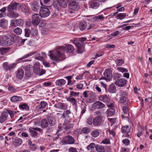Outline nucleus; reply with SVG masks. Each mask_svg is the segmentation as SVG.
Returning <instances> with one entry per match:
<instances>
[{
    "label": "nucleus",
    "instance_id": "nucleus-34",
    "mask_svg": "<svg viewBox=\"0 0 152 152\" xmlns=\"http://www.w3.org/2000/svg\"><path fill=\"white\" fill-rule=\"evenodd\" d=\"M104 19V17L101 15L96 16L93 18V20L96 22H99L100 20H103Z\"/></svg>",
    "mask_w": 152,
    "mask_h": 152
},
{
    "label": "nucleus",
    "instance_id": "nucleus-62",
    "mask_svg": "<svg viewBox=\"0 0 152 152\" xmlns=\"http://www.w3.org/2000/svg\"><path fill=\"white\" fill-rule=\"evenodd\" d=\"M69 152H78L76 148L71 147L69 149Z\"/></svg>",
    "mask_w": 152,
    "mask_h": 152
},
{
    "label": "nucleus",
    "instance_id": "nucleus-4",
    "mask_svg": "<svg viewBox=\"0 0 152 152\" xmlns=\"http://www.w3.org/2000/svg\"><path fill=\"white\" fill-rule=\"evenodd\" d=\"M39 13L41 17L45 18L49 15L50 11L48 8L41 7Z\"/></svg>",
    "mask_w": 152,
    "mask_h": 152
},
{
    "label": "nucleus",
    "instance_id": "nucleus-8",
    "mask_svg": "<svg viewBox=\"0 0 152 152\" xmlns=\"http://www.w3.org/2000/svg\"><path fill=\"white\" fill-rule=\"evenodd\" d=\"M24 69L25 77L27 79H29V77H31L32 75L30 65H28L26 66L25 67Z\"/></svg>",
    "mask_w": 152,
    "mask_h": 152
},
{
    "label": "nucleus",
    "instance_id": "nucleus-25",
    "mask_svg": "<svg viewBox=\"0 0 152 152\" xmlns=\"http://www.w3.org/2000/svg\"><path fill=\"white\" fill-rule=\"evenodd\" d=\"M66 83V81L63 79H60L57 80L56 82V85L59 87L62 86Z\"/></svg>",
    "mask_w": 152,
    "mask_h": 152
},
{
    "label": "nucleus",
    "instance_id": "nucleus-32",
    "mask_svg": "<svg viewBox=\"0 0 152 152\" xmlns=\"http://www.w3.org/2000/svg\"><path fill=\"white\" fill-rule=\"evenodd\" d=\"M54 106L55 107L59 109L64 110L66 109V107L65 104L63 103H58L57 104H55Z\"/></svg>",
    "mask_w": 152,
    "mask_h": 152
},
{
    "label": "nucleus",
    "instance_id": "nucleus-22",
    "mask_svg": "<svg viewBox=\"0 0 152 152\" xmlns=\"http://www.w3.org/2000/svg\"><path fill=\"white\" fill-rule=\"evenodd\" d=\"M99 6V2L96 0L93 1L90 3V6L93 9H96Z\"/></svg>",
    "mask_w": 152,
    "mask_h": 152
},
{
    "label": "nucleus",
    "instance_id": "nucleus-15",
    "mask_svg": "<svg viewBox=\"0 0 152 152\" xmlns=\"http://www.w3.org/2000/svg\"><path fill=\"white\" fill-rule=\"evenodd\" d=\"M73 124H70L69 123H66L65 122L62 125L61 128H60V130L62 129L68 130L72 128L73 127ZM60 130L59 129H58Z\"/></svg>",
    "mask_w": 152,
    "mask_h": 152
},
{
    "label": "nucleus",
    "instance_id": "nucleus-12",
    "mask_svg": "<svg viewBox=\"0 0 152 152\" xmlns=\"http://www.w3.org/2000/svg\"><path fill=\"white\" fill-rule=\"evenodd\" d=\"M131 127L129 126H123L121 129V132L122 133L126 134L125 137H129V135L128 134L130 131Z\"/></svg>",
    "mask_w": 152,
    "mask_h": 152
},
{
    "label": "nucleus",
    "instance_id": "nucleus-24",
    "mask_svg": "<svg viewBox=\"0 0 152 152\" xmlns=\"http://www.w3.org/2000/svg\"><path fill=\"white\" fill-rule=\"evenodd\" d=\"M24 72L23 70L22 69H19L16 74V77L20 80L22 79L23 77Z\"/></svg>",
    "mask_w": 152,
    "mask_h": 152
},
{
    "label": "nucleus",
    "instance_id": "nucleus-61",
    "mask_svg": "<svg viewBox=\"0 0 152 152\" xmlns=\"http://www.w3.org/2000/svg\"><path fill=\"white\" fill-rule=\"evenodd\" d=\"M8 90L9 91L12 92H15L16 91V89L12 86L9 87L8 88Z\"/></svg>",
    "mask_w": 152,
    "mask_h": 152
},
{
    "label": "nucleus",
    "instance_id": "nucleus-10",
    "mask_svg": "<svg viewBox=\"0 0 152 152\" xmlns=\"http://www.w3.org/2000/svg\"><path fill=\"white\" fill-rule=\"evenodd\" d=\"M105 105L102 102L97 101L94 103L92 107L95 109H101L105 107Z\"/></svg>",
    "mask_w": 152,
    "mask_h": 152
},
{
    "label": "nucleus",
    "instance_id": "nucleus-39",
    "mask_svg": "<svg viewBox=\"0 0 152 152\" xmlns=\"http://www.w3.org/2000/svg\"><path fill=\"white\" fill-rule=\"evenodd\" d=\"M109 91L111 93H114L116 91V87L114 84H111L109 89Z\"/></svg>",
    "mask_w": 152,
    "mask_h": 152
},
{
    "label": "nucleus",
    "instance_id": "nucleus-52",
    "mask_svg": "<svg viewBox=\"0 0 152 152\" xmlns=\"http://www.w3.org/2000/svg\"><path fill=\"white\" fill-rule=\"evenodd\" d=\"M120 97H126L127 95V93L126 92L122 91H120Z\"/></svg>",
    "mask_w": 152,
    "mask_h": 152
},
{
    "label": "nucleus",
    "instance_id": "nucleus-54",
    "mask_svg": "<svg viewBox=\"0 0 152 152\" xmlns=\"http://www.w3.org/2000/svg\"><path fill=\"white\" fill-rule=\"evenodd\" d=\"M40 64L38 62L36 63L34 65V69L35 70H37L38 71L39 69H40L39 67L40 65Z\"/></svg>",
    "mask_w": 152,
    "mask_h": 152
},
{
    "label": "nucleus",
    "instance_id": "nucleus-58",
    "mask_svg": "<svg viewBox=\"0 0 152 152\" xmlns=\"http://www.w3.org/2000/svg\"><path fill=\"white\" fill-rule=\"evenodd\" d=\"M122 142L126 145H129L130 143V141L128 139H125L123 140Z\"/></svg>",
    "mask_w": 152,
    "mask_h": 152
},
{
    "label": "nucleus",
    "instance_id": "nucleus-50",
    "mask_svg": "<svg viewBox=\"0 0 152 152\" xmlns=\"http://www.w3.org/2000/svg\"><path fill=\"white\" fill-rule=\"evenodd\" d=\"M126 16V15L125 13H120L117 16L118 19L121 20L124 18Z\"/></svg>",
    "mask_w": 152,
    "mask_h": 152
},
{
    "label": "nucleus",
    "instance_id": "nucleus-6",
    "mask_svg": "<svg viewBox=\"0 0 152 152\" xmlns=\"http://www.w3.org/2000/svg\"><path fill=\"white\" fill-rule=\"evenodd\" d=\"M4 39L7 41V45L9 46L12 45L14 42V34H9L7 36H4Z\"/></svg>",
    "mask_w": 152,
    "mask_h": 152
},
{
    "label": "nucleus",
    "instance_id": "nucleus-23",
    "mask_svg": "<svg viewBox=\"0 0 152 152\" xmlns=\"http://www.w3.org/2000/svg\"><path fill=\"white\" fill-rule=\"evenodd\" d=\"M8 22L7 20L4 19H1L0 20V27L2 28H5L7 27Z\"/></svg>",
    "mask_w": 152,
    "mask_h": 152
},
{
    "label": "nucleus",
    "instance_id": "nucleus-55",
    "mask_svg": "<svg viewBox=\"0 0 152 152\" xmlns=\"http://www.w3.org/2000/svg\"><path fill=\"white\" fill-rule=\"evenodd\" d=\"M93 118L92 117H90L88 118L87 120V123L89 125H91L93 123L92 122Z\"/></svg>",
    "mask_w": 152,
    "mask_h": 152
},
{
    "label": "nucleus",
    "instance_id": "nucleus-30",
    "mask_svg": "<svg viewBox=\"0 0 152 152\" xmlns=\"http://www.w3.org/2000/svg\"><path fill=\"white\" fill-rule=\"evenodd\" d=\"M48 122L51 126H54L56 124V121L55 118L53 117H50L48 118Z\"/></svg>",
    "mask_w": 152,
    "mask_h": 152
},
{
    "label": "nucleus",
    "instance_id": "nucleus-27",
    "mask_svg": "<svg viewBox=\"0 0 152 152\" xmlns=\"http://www.w3.org/2000/svg\"><path fill=\"white\" fill-rule=\"evenodd\" d=\"M48 121L46 119H43L41 122V126L42 128L47 127L48 126Z\"/></svg>",
    "mask_w": 152,
    "mask_h": 152
},
{
    "label": "nucleus",
    "instance_id": "nucleus-53",
    "mask_svg": "<svg viewBox=\"0 0 152 152\" xmlns=\"http://www.w3.org/2000/svg\"><path fill=\"white\" fill-rule=\"evenodd\" d=\"M117 65L118 66H121L124 63V61L122 59H117L116 61Z\"/></svg>",
    "mask_w": 152,
    "mask_h": 152
},
{
    "label": "nucleus",
    "instance_id": "nucleus-31",
    "mask_svg": "<svg viewBox=\"0 0 152 152\" xmlns=\"http://www.w3.org/2000/svg\"><path fill=\"white\" fill-rule=\"evenodd\" d=\"M22 140L20 138L15 139L13 142V145L15 146H18L21 145L22 143Z\"/></svg>",
    "mask_w": 152,
    "mask_h": 152
},
{
    "label": "nucleus",
    "instance_id": "nucleus-48",
    "mask_svg": "<svg viewBox=\"0 0 152 152\" xmlns=\"http://www.w3.org/2000/svg\"><path fill=\"white\" fill-rule=\"evenodd\" d=\"M79 94V93L76 92L74 91H71L70 92L69 96L71 97H75L76 96H77Z\"/></svg>",
    "mask_w": 152,
    "mask_h": 152
},
{
    "label": "nucleus",
    "instance_id": "nucleus-46",
    "mask_svg": "<svg viewBox=\"0 0 152 152\" xmlns=\"http://www.w3.org/2000/svg\"><path fill=\"white\" fill-rule=\"evenodd\" d=\"M90 129L87 127H83L82 130V132L84 134H87L91 132Z\"/></svg>",
    "mask_w": 152,
    "mask_h": 152
},
{
    "label": "nucleus",
    "instance_id": "nucleus-42",
    "mask_svg": "<svg viewBox=\"0 0 152 152\" xmlns=\"http://www.w3.org/2000/svg\"><path fill=\"white\" fill-rule=\"evenodd\" d=\"M19 107L21 109L28 110L29 107L27 104H20L19 105Z\"/></svg>",
    "mask_w": 152,
    "mask_h": 152
},
{
    "label": "nucleus",
    "instance_id": "nucleus-43",
    "mask_svg": "<svg viewBox=\"0 0 152 152\" xmlns=\"http://www.w3.org/2000/svg\"><path fill=\"white\" fill-rule=\"evenodd\" d=\"M113 108V107L110 108L107 110V111L108 113V116H110L114 114L115 110Z\"/></svg>",
    "mask_w": 152,
    "mask_h": 152
},
{
    "label": "nucleus",
    "instance_id": "nucleus-11",
    "mask_svg": "<svg viewBox=\"0 0 152 152\" xmlns=\"http://www.w3.org/2000/svg\"><path fill=\"white\" fill-rule=\"evenodd\" d=\"M8 117V113L6 111H4L1 114L0 116V123H3L7 119Z\"/></svg>",
    "mask_w": 152,
    "mask_h": 152
},
{
    "label": "nucleus",
    "instance_id": "nucleus-14",
    "mask_svg": "<svg viewBox=\"0 0 152 152\" xmlns=\"http://www.w3.org/2000/svg\"><path fill=\"white\" fill-rule=\"evenodd\" d=\"M126 83V80L124 78H121L116 80L115 83L116 85L120 86L123 87L125 85Z\"/></svg>",
    "mask_w": 152,
    "mask_h": 152
},
{
    "label": "nucleus",
    "instance_id": "nucleus-1",
    "mask_svg": "<svg viewBox=\"0 0 152 152\" xmlns=\"http://www.w3.org/2000/svg\"><path fill=\"white\" fill-rule=\"evenodd\" d=\"M74 50L73 46L71 45H66L64 48L63 47H59L57 48L55 51H50L48 55L50 59L53 60L58 61L59 58H65V56L64 53L65 51L66 53H72Z\"/></svg>",
    "mask_w": 152,
    "mask_h": 152
},
{
    "label": "nucleus",
    "instance_id": "nucleus-49",
    "mask_svg": "<svg viewBox=\"0 0 152 152\" xmlns=\"http://www.w3.org/2000/svg\"><path fill=\"white\" fill-rule=\"evenodd\" d=\"M96 149L98 152H104L103 147L100 146L99 145H96Z\"/></svg>",
    "mask_w": 152,
    "mask_h": 152
},
{
    "label": "nucleus",
    "instance_id": "nucleus-5",
    "mask_svg": "<svg viewBox=\"0 0 152 152\" xmlns=\"http://www.w3.org/2000/svg\"><path fill=\"white\" fill-rule=\"evenodd\" d=\"M41 17L38 14H34L32 15L31 16L32 23L34 25L37 26L40 21Z\"/></svg>",
    "mask_w": 152,
    "mask_h": 152
},
{
    "label": "nucleus",
    "instance_id": "nucleus-40",
    "mask_svg": "<svg viewBox=\"0 0 152 152\" xmlns=\"http://www.w3.org/2000/svg\"><path fill=\"white\" fill-rule=\"evenodd\" d=\"M4 36L3 37L0 39V45L2 46H7V41L6 39H4Z\"/></svg>",
    "mask_w": 152,
    "mask_h": 152
},
{
    "label": "nucleus",
    "instance_id": "nucleus-26",
    "mask_svg": "<svg viewBox=\"0 0 152 152\" xmlns=\"http://www.w3.org/2000/svg\"><path fill=\"white\" fill-rule=\"evenodd\" d=\"M66 99L67 101L72 103L73 105H76L77 104V101L76 99L74 97L69 96L66 98Z\"/></svg>",
    "mask_w": 152,
    "mask_h": 152
},
{
    "label": "nucleus",
    "instance_id": "nucleus-59",
    "mask_svg": "<svg viewBox=\"0 0 152 152\" xmlns=\"http://www.w3.org/2000/svg\"><path fill=\"white\" fill-rule=\"evenodd\" d=\"M25 36L26 37H28L30 35V30L29 29H26L25 30Z\"/></svg>",
    "mask_w": 152,
    "mask_h": 152
},
{
    "label": "nucleus",
    "instance_id": "nucleus-20",
    "mask_svg": "<svg viewBox=\"0 0 152 152\" xmlns=\"http://www.w3.org/2000/svg\"><path fill=\"white\" fill-rule=\"evenodd\" d=\"M8 16L10 18H16L19 16L18 14L16 12L14 11L8 10Z\"/></svg>",
    "mask_w": 152,
    "mask_h": 152
},
{
    "label": "nucleus",
    "instance_id": "nucleus-41",
    "mask_svg": "<svg viewBox=\"0 0 152 152\" xmlns=\"http://www.w3.org/2000/svg\"><path fill=\"white\" fill-rule=\"evenodd\" d=\"M96 146L94 143H92L87 146V149L88 150H95V148L96 149Z\"/></svg>",
    "mask_w": 152,
    "mask_h": 152
},
{
    "label": "nucleus",
    "instance_id": "nucleus-28",
    "mask_svg": "<svg viewBox=\"0 0 152 152\" xmlns=\"http://www.w3.org/2000/svg\"><path fill=\"white\" fill-rule=\"evenodd\" d=\"M48 105L47 103L45 101H41L40 104L38 107V109L39 110H42V109L44 108L45 107Z\"/></svg>",
    "mask_w": 152,
    "mask_h": 152
},
{
    "label": "nucleus",
    "instance_id": "nucleus-60",
    "mask_svg": "<svg viewBox=\"0 0 152 152\" xmlns=\"http://www.w3.org/2000/svg\"><path fill=\"white\" fill-rule=\"evenodd\" d=\"M118 70L122 72H128V70L125 68L120 67H119L118 69Z\"/></svg>",
    "mask_w": 152,
    "mask_h": 152
},
{
    "label": "nucleus",
    "instance_id": "nucleus-13",
    "mask_svg": "<svg viewBox=\"0 0 152 152\" xmlns=\"http://www.w3.org/2000/svg\"><path fill=\"white\" fill-rule=\"evenodd\" d=\"M69 9L73 10H77L79 8L78 3L75 1H73L71 2L69 5Z\"/></svg>",
    "mask_w": 152,
    "mask_h": 152
},
{
    "label": "nucleus",
    "instance_id": "nucleus-45",
    "mask_svg": "<svg viewBox=\"0 0 152 152\" xmlns=\"http://www.w3.org/2000/svg\"><path fill=\"white\" fill-rule=\"evenodd\" d=\"M17 26H22L24 24V21L23 20L19 19L15 20Z\"/></svg>",
    "mask_w": 152,
    "mask_h": 152
},
{
    "label": "nucleus",
    "instance_id": "nucleus-3",
    "mask_svg": "<svg viewBox=\"0 0 152 152\" xmlns=\"http://www.w3.org/2000/svg\"><path fill=\"white\" fill-rule=\"evenodd\" d=\"M61 142L63 144H72L75 143V140L72 136L68 135L64 137Z\"/></svg>",
    "mask_w": 152,
    "mask_h": 152
},
{
    "label": "nucleus",
    "instance_id": "nucleus-9",
    "mask_svg": "<svg viewBox=\"0 0 152 152\" xmlns=\"http://www.w3.org/2000/svg\"><path fill=\"white\" fill-rule=\"evenodd\" d=\"M104 75L105 80H110L112 77V72L111 70L110 69H106L104 72Z\"/></svg>",
    "mask_w": 152,
    "mask_h": 152
},
{
    "label": "nucleus",
    "instance_id": "nucleus-36",
    "mask_svg": "<svg viewBox=\"0 0 152 152\" xmlns=\"http://www.w3.org/2000/svg\"><path fill=\"white\" fill-rule=\"evenodd\" d=\"M71 114V112L70 110H66L62 114L61 117H63L64 118L69 117V115Z\"/></svg>",
    "mask_w": 152,
    "mask_h": 152
},
{
    "label": "nucleus",
    "instance_id": "nucleus-19",
    "mask_svg": "<svg viewBox=\"0 0 152 152\" xmlns=\"http://www.w3.org/2000/svg\"><path fill=\"white\" fill-rule=\"evenodd\" d=\"M102 122L101 119L99 116L95 117L93 120V124L94 125L98 126L100 125Z\"/></svg>",
    "mask_w": 152,
    "mask_h": 152
},
{
    "label": "nucleus",
    "instance_id": "nucleus-35",
    "mask_svg": "<svg viewBox=\"0 0 152 152\" xmlns=\"http://www.w3.org/2000/svg\"><path fill=\"white\" fill-rule=\"evenodd\" d=\"M36 53V52H32L29 53L28 54H26V55H25V56H23L21 58H18V59L17 61H19L20 62V60L23 59L25 58L28 57L32 56V55L35 54Z\"/></svg>",
    "mask_w": 152,
    "mask_h": 152
},
{
    "label": "nucleus",
    "instance_id": "nucleus-7",
    "mask_svg": "<svg viewBox=\"0 0 152 152\" xmlns=\"http://www.w3.org/2000/svg\"><path fill=\"white\" fill-rule=\"evenodd\" d=\"M36 131H38L40 132H42V129L38 127L34 128L31 127L29 129L30 134V135L33 137H35L37 135L38 133L36 132Z\"/></svg>",
    "mask_w": 152,
    "mask_h": 152
},
{
    "label": "nucleus",
    "instance_id": "nucleus-18",
    "mask_svg": "<svg viewBox=\"0 0 152 152\" xmlns=\"http://www.w3.org/2000/svg\"><path fill=\"white\" fill-rule=\"evenodd\" d=\"M18 6H19L18 3H12L8 6L7 10L12 11L13 10H16Z\"/></svg>",
    "mask_w": 152,
    "mask_h": 152
},
{
    "label": "nucleus",
    "instance_id": "nucleus-37",
    "mask_svg": "<svg viewBox=\"0 0 152 152\" xmlns=\"http://www.w3.org/2000/svg\"><path fill=\"white\" fill-rule=\"evenodd\" d=\"M100 132L98 130H94L91 131V135L93 137H96L99 135Z\"/></svg>",
    "mask_w": 152,
    "mask_h": 152
},
{
    "label": "nucleus",
    "instance_id": "nucleus-17",
    "mask_svg": "<svg viewBox=\"0 0 152 152\" xmlns=\"http://www.w3.org/2000/svg\"><path fill=\"white\" fill-rule=\"evenodd\" d=\"M10 101L12 103H15L18 102H20L22 100V98L20 96H14L11 97Z\"/></svg>",
    "mask_w": 152,
    "mask_h": 152
},
{
    "label": "nucleus",
    "instance_id": "nucleus-56",
    "mask_svg": "<svg viewBox=\"0 0 152 152\" xmlns=\"http://www.w3.org/2000/svg\"><path fill=\"white\" fill-rule=\"evenodd\" d=\"M127 98L126 97H120V99L119 101L120 103H122L125 102Z\"/></svg>",
    "mask_w": 152,
    "mask_h": 152
},
{
    "label": "nucleus",
    "instance_id": "nucleus-21",
    "mask_svg": "<svg viewBox=\"0 0 152 152\" xmlns=\"http://www.w3.org/2000/svg\"><path fill=\"white\" fill-rule=\"evenodd\" d=\"M39 8L38 3L37 2H33L31 6V10L34 12H37Z\"/></svg>",
    "mask_w": 152,
    "mask_h": 152
},
{
    "label": "nucleus",
    "instance_id": "nucleus-44",
    "mask_svg": "<svg viewBox=\"0 0 152 152\" xmlns=\"http://www.w3.org/2000/svg\"><path fill=\"white\" fill-rule=\"evenodd\" d=\"M123 110L125 115V117L128 118L129 115V114L127 107L125 106L123 108Z\"/></svg>",
    "mask_w": 152,
    "mask_h": 152
},
{
    "label": "nucleus",
    "instance_id": "nucleus-33",
    "mask_svg": "<svg viewBox=\"0 0 152 152\" xmlns=\"http://www.w3.org/2000/svg\"><path fill=\"white\" fill-rule=\"evenodd\" d=\"M87 25L86 23L84 21L82 22L79 23L78 27L80 30L83 31L86 28Z\"/></svg>",
    "mask_w": 152,
    "mask_h": 152
},
{
    "label": "nucleus",
    "instance_id": "nucleus-57",
    "mask_svg": "<svg viewBox=\"0 0 152 152\" xmlns=\"http://www.w3.org/2000/svg\"><path fill=\"white\" fill-rule=\"evenodd\" d=\"M9 64L7 62H5L3 63V66L4 69L7 70L9 69Z\"/></svg>",
    "mask_w": 152,
    "mask_h": 152
},
{
    "label": "nucleus",
    "instance_id": "nucleus-51",
    "mask_svg": "<svg viewBox=\"0 0 152 152\" xmlns=\"http://www.w3.org/2000/svg\"><path fill=\"white\" fill-rule=\"evenodd\" d=\"M8 113V115L9 114L10 117H12L16 113V112L11 110H8L6 111Z\"/></svg>",
    "mask_w": 152,
    "mask_h": 152
},
{
    "label": "nucleus",
    "instance_id": "nucleus-63",
    "mask_svg": "<svg viewBox=\"0 0 152 152\" xmlns=\"http://www.w3.org/2000/svg\"><path fill=\"white\" fill-rule=\"evenodd\" d=\"M10 25L12 26H17V24H16L15 21L14 20H11Z\"/></svg>",
    "mask_w": 152,
    "mask_h": 152
},
{
    "label": "nucleus",
    "instance_id": "nucleus-38",
    "mask_svg": "<svg viewBox=\"0 0 152 152\" xmlns=\"http://www.w3.org/2000/svg\"><path fill=\"white\" fill-rule=\"evenodd\" d=\"M9 48L1 47L0 48V53L3 55L7 53L9 51Z\"/></svg>",
    "mask_w": 152,
    "mask_h": 152
},
{
    "label": "nucleus",
    "instance_id": "nucleus-47",
    "mask_svg": "<svg viewBox=\"0 0 152 152\" xmlns=\"http://www.w3.org/2000/svg\"><path fill=\"white\" fill-rule=\"evenodd\" d=\"M14 32L18 35H20L22 32L21 29L19 27H17L14 30Z\"/></svg>",
    "mask_w": 152,
    "mask_h": 152
},
{
    "label": "nucleus",
    "instance_id": "nucleus-2",
    "mask_svg": "<svg viewBox=\"0 0 152 152\" xmlns=\"http://www.w3.org/2000/svg\"><path fill=\"white\" fill-rule=\"evenodd\" d=\"M99 100L105 103L109 107H114L113 102L106 95L100 96Z\"/></svg>",
    "mask_w": 152,
    "mask_h": 152
},
{
    "label": "nucleus",
    "instance_id": "nucleus-64",
    "mask_svg": "<svg viewBox=\"0 0 152 152\" xmlns=\"http://www.w3.org/2000/svg\"><path fill=\"white\" fill-rule=\"evenodd\" d=\"M72 76H69L67 77H64V78H66L68 80V84H70L71 82V79L72 78Z\"/></svg>",
    "mask_w": 152,
    "mask_h": 152
},
{
    "label": "nucleus",
    "instance_id": "nucleus-16",
    "mask_svg": "<svg viewBox=\"0 0 152 152\" xmlns=\"http://www.w3.org/2000/svg\"><path fill=\"white\" fill-rule=\"evenodd\" d=\"M76 45L77 47L79 53H82L85 50L84 47L82 42L76 43Z\"/></svg>",
    "mask_w": 152,
    "mask_h": 152
},
{
    "label": "nucleus",
    "instance_id": "nucleus-29",
    "mask_svg": "<svg viewBox=\"0 0 152 152\" xmlns=\"http://www.w3.org/2000/svg\"><path fill=\"white\" fill-rule=\"evenodd\" d=\"M57 2L58 5L63 8H65L67 6L64 0H58Z\"/></svg>",
    "mask_w": 152,
    "mask_h": 152
}]
</instances>
